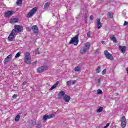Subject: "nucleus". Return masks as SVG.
Listing matches in <instances>:
<instances>
[{
	"label": "nucleus",
	"instance_id": "49",
	"mask_svg": "<svg viewBox=\"0 0 128 128\" xmlns=\"http://www.w3.org/2000/svg\"><path fill=\"white\" fill-rule=\"evenodd\" d=\"M75 78H78V76H75Z\"/></svg>",
	"mask_w": 128,
	"mask_h": 128
},
{
	"label": "nucleus",
	"instance_id": "19",
	"mask_svg": "<svg viewBox=\"0 0 128 128\" xmlns=\"http://www.w3.org/2000/svg\"><path fill=\"white\" fill-rule=\"evenodd\" d=\"M85 48H87V50H90V42H87L84 44Z\"/></svg>",
	"mask_w": 128,
	"mask_h": 128
},
{
	"label": "nucleus",
	"instance_id": "4",
	"mask_svg": "<svg viewBox=\"0 0 128 128\" xmlns=\"http://www.w3.org/2000/svg\"><path fill=\"white\" fill-rule=\"evenodd\" d=\"M36 10H38V8L37 7H34L27 14L26 16L27 18H32V16L36 12Z\"/></svg>",
	"mask_w": 128,
	"mask_h": 128
},
{
	"label": "nucleus",
	"instance_id": "26",
	"mask_svg": "<svg viewBox=\"0 0 128 128\" xmlns=\"http://www.w3.org/2000/svg\"><path fill=\"white\" fill-rule=\"evenodd\" d=\"M102 110H104V108H99L97 110V112H102Z\"/></svg>",
	"mask_w": 128,
	"mask_h": 128
},
{
	"label": "nucleus",
	"instance_id": "46",
	"mask_svg": "<svg viewBox=\"0 0 128 128\" xmlns=\"http://www.w3.org/2000/svg\"><path fill=\"white\" fill-rule=\"evenodd\" d=\"M100 82V79H98V82Z\"/></svg>",
	"mask_w": 128,
	"mask_h": 128
},
{
	"label": "nucleus",
	"instance_id": "38",
	"mask_svg": "<svg viewBox=\"0 0 128 128\" xmlns=\"http://www.w3.org/2000/svg\"><path fill=\"white\" fill-rule=\"evenodd\" d=\"M18 98L17 94H14V95H13V96H12L13 98Z\"/></svg>",
	"mask_w": 128,
	"mask_h": 128
},
{
	"label": "nucleus",
	"instance_id": "34",
	"mask_svg": "<svg viewBox=\"0 0 128 128\" xmlns=\"http://www.w3.org/2000/svg\"><path fill=\"white\" fill-rule=\"evenodd\" d=\"M36 54H40V52H38V48L36 50Z\"/></svg>",
	"mask_w": 128,
	"mask_h": 128
},
{
	"label": "nucleus",
	"instance_id": "29",
	"mask_svg": "<svg viewBox=\"0 0 128 128\" xmlns=\"http://www.w3.org/2000/svg\"><path fill=\"white\" fill-rule=\"evenodd\" d=\"M96 94H102V90L98 89L96 90Z\"/></svg>",
	"mask_w": 128,
	"mask_h": 128
},
{
	"label": "nucleus",
	"instance_id": "23",
	"mask_svg": "<svg viewBox=\"0 0 128 128\" xmlns=\"http://www.w3.org/2000/svg\"><path fill=\"white\" fill-rule=\"evenodd\" d=\"M50 5V2L46 3L44 5V10L48 8Z\"/></svg>",
	"mask_w": 128,
	"mask_h": 128
},
{
	"label": "nucleus",
	"instance_id": "10",
	"mask_svg": "<svg viewBox=\"0 0 128 128\" xmlns=\"http://www.w3.org/2000/svg\"><path fill=\"white\" fill-rule=\"evenodd\" d=\"M126 126V117L122 116V126L124 128Z\"/></svg>",
	"mask_w": 128,
	"mask_h": 128
},
{
	"label": "nucleus",
	"instance_id": "44",
	"mask_svg": "<svg viewBox=\"0 0 128 128\" xmlns=\"http://www.w3.org/2000/svg\"><path fill=\"white\" fill-rule=\"evenodd\" d=\"M106 126H110V123H108L106 124Z\"/></svg>",
	"mask_w": 128,
	"mask_h": 128
},
{
	"label": "nucleus",
	"instance_id": "28",
	"mask_svg": "<svg viewBox=\"0 0 128 128\" xmlns=\"http://www.w3.org/2000/svg\"><path fill=\"white\" fill-rule=\"evenodd\" d=\"M96 72H97V74H100V66H98L97 68L96 69Z\"/></svg>",
	"mask_w": 128,
	"mask_h": 128
},
{
	"label": "nucleus",
	"instance_id": "14",
	"mask_svg": "<svg viewBox=\"0 0 128 128\" xmlns=\"http://www.w3.org/2000/svg\"><path fill=\"white\" fill-rule=\"evenodd\" d=\"M66 96V94L64 91H60L59 94H58V98H64Z\"/></svg>",
	"mask_w": 128,
	"mask_h": 128
},
{
	"label": "nucleus",
	"instance_id": "8",
	"mask_svg": "<svg viewBox=\"0 0 128 128\" xmlns=\"http://www.w3.org/2000/svg\"><path fill=\"white\" fill-rule=\"evenodd\" d=\"M48 70V66H42L38 68L37 72H40V74L44 72V70Z\"/></svg>",
	"mask_w": 128,
	"mask_h": 128
},
{
	"label": "nucleus",
	"instance_id": "21",
	"mask_svg": "<svg viewBox=\"0 0 128 128\" xmlns=\"http://www.w3.org/2000/svg\"><path fill=\"white\" fill-rule=\"evenodd\" d=\"M58 84V82H57L54 84L51 88H50V90H54L56 86Z\"/></svg>",
	"mask_w": 128,
	"mask_h": 128
},
{
	"label": "nucleus",
	"instance_id": "18",
	"mask_svg": "<svg viewBox=\"0 0 128 128\" xmlns=\"http://www.w3.org/2000/svg\"><path fill=\"white\" fill-rule=\"evenodd\" d=\"M119 50L122 52H126V46H119Z\"/></svg>",
	"mask_w": 128,
	"mask_h": 128
},
{
	"label": "nucleus",
	"instance_id": "31",
	"mask_svg": "<svg viewBox=\"0 0 128 128\" xmlns=\"http://www.w3.org/2000/svg\"><path fill=\"white\" fill-rule=\"evenodd\" d=\"M66 86H68L70 84H72V82L71 81H68L66 82Z\"/></svg>",
	"mask_w": 128,
	"mask_h": 128
},
{
	"label": "nucleus",
	"instance_id": "36",
	"mask_svg": "<svg viewBox=\"0 0 128 128\" xmlns=\"http://www.w3.org/2000/svg\"><path fill=\"white\" fill-rule=\"evenodd\" d=\"M42 128V124H38L37 125V128Z\"/></svg>",
	"mask_w": 128,
	"mask_h": 128
},
{
	"label": "nucleus",
	"instance_id": "41",
	"mask_svg": "<svg viewBox=\"0 0 128 128\" xmlns=\"http://www.w3.org/2000/svg\"><path fill=\"white\" fill-rule=\"evenodd\" d=\"M76 82V80H74L72 82V84H74Z\"/></svg>",
	"mask_w": 128,
	"mask_h": 128
},
{
	"label": "nucleus",
	"instance_id": "5",
	"mask_svg": "<svg viewBox=\"0 0 128 128\" xmlns=\"http://www.w3.org/2000/svg\"><path fill=\"white\" fill-rule=\"evenodd\" d=\"M104 56L108 60H114L112 55L108 52L106 50L104 51Z\"/></svg>",
	"mask_w": 128,
	"mask_h": 128
},
{
	"label": "nucleus",
	"instance_id": "33",
	"mask_svg": "<svg viewBox=\"0 0 128 128\" xmlns=\"http://www.w3.org/2000/svg\"><path fill=\"white\" fill-rule=\"evenodd\" d=\"M106 72V69H104L102 70V74H105Z\"/></svg>",
	"mask_w": 128,
	"mask_h": 128
},
{
	"label": "nucleus",
	"instance_id": "1",
	"mask_svg": "<svg viewBox=\"0 0 128 128\" xmlns=\"http://www.w3.org/2000/svg\"><path fill=\"white\" fill-rule=\"evenodd\" d=\"M32 60V56H30V52H26L25 54V57H24V62L25 63L27 64H30L32 62L30 60Z\"/></svg>",
	"mask_w": 128,
	"mask_h": 128
},
{
	"label": "nucleus",
	"instance_id": "15",
	"mask_svg": "<svg viewBox=\"0 0 128 128\" xmlns=\"http://www.w3.org/2000/svg\"><path fill=\"white\" fill-rule=\"evenodd\" d=\"M110 38L111 40H112L113 42H114V44H116V42H118V40H116V38L114 36L111 34L110 36Z\"/></svg>",
	"mask_w": 128,
	"mask_h": 128
},
{
	"label": "nucleus",
	"instance_id": "12",
	"mask_svg": "<svg viewBox=\"0 0 128 128\" xmlns=\"http://www.w3.org/2000/svg\"><path fill=\"white\" fill-rule=\"evenodd\" d=\"M32 30L34 34H38V26H32Z\"/></svg>",
	"mask_w": 128,
	"mask_h": 128
},
{
	"label": "nucleus",
	"instance_id": "13",
	"mask_svg": "<svg viewBox=\"0 0 128 128\" xmlns=\"http://www.w3.org/2000/svg\"><path fill=\"white\" fill-rule=\"evenodd\" d=\"M64 100L66 102H69L70 100V96L68 95L65 94L63 97Z\"/></svg>",
	"mask_w": 128,
	"mask_h": 128
},
{
	"label": "nucleus",
	"instance_id": "45",
	"mask_svg": "<svg viewBox=\"0 0 128 128\" xmlns=\"http://www.w3.org/2000/svg\"><path fill=\"white\" fill-rule=\"evenodd\" d=\"M126 70L127 72V73L128 74V67L126 68Z\"/></svg>",
	"mask_w": 128,
	"mask_h": 128
},
{
	"label": "nucleus",
	"instance_id": "39",
	"mask_svg": "<svg viewBox=\"0 0 128 128\" xmlns=\"http://www.w3.org/2000/svg\"><path fill=\"white\" fill-rule=\"evenodd\" d=\"M128 22L126 21H125L124 24V26H128Z\"/></svg>",
	"mask_w": 128,
	"mask_h": 128
},
{
	"label": "nucleus",
	"instance_id": "25",
	"mask_svg": "<svg viewBox=\"0 0 128 128\" xmlns=\"http://www.w3.org/2000/svg\"><path fill=\"white\" fill-rule=\"evenodd\" d=\"M20 118V115H17L15 118V122H18Z\"/></svg>",
	"mask_w": 128,
	"mask_h": 128
},
{
	"label": "nucleus",
	"instance_id": "47",
	"mask_svg": "<svg viewBox=\"0 0 128 128\" xmlns=\"http://www.w3.org/2000/svg\"><path fill=\"white\" fill-rule=\"evenodd\" d=\"M36 62H37L36 61V62H35L34 63V64H36Z\"/></svg>",
	"mask_w": 128,
	"mask_h": 128
},
{
	"label": "nucleus",
	"instance_id": "20",
	"mask_svg": "<svg viewBox=\"0 0 128 128\" xmlns=\"http://www.w3.org/2000/svg\"><path fill=\"white\" fill-rule=\"evenodd\" d=\"M108 18H114V14H112V12H108Z\"/></svg>",
	"mask_w": 128,
	"mask_h": 128
},
{
	"label": "nucleus",
	"instance_id": "7",
	"mask_svg": "<svg viewBox=\"0 0 128 128\" xmlns=\"http://www.w3.org/2000/svg\"><path fill=\"white\" fill-rule=\"evenodd\" d=\"M52 118H54V114H50V115H44L43 116V120L44 122H46L48 119Z\"/></svg>",
	"mask_w": 128,
	"mask_h": 128
},
{
	"label": "nucleus",
	"instance_id": "27",
	"mask_svg": "<svg viewBox=\"0 0 128 128\" xmlns=\"http://www.w3.org/2000/svg\"><path fill=\"white\" fill-rule=\"evenodd\" d=\"M20 52H18L15 56L16 58H20Z\"/></svg>",
	"mask_w": 128,
	"mask_h": 128
},
{
	"label": "nucleus",
	"instance_id": "32",
	"mask_svg": "<svg viewBox=\"0 0 128 128\" xmlns=\"http://www.w3.org/2000/svg\"><path fill=\"white\" fill-rule=\"evenodd\" d=\"M4 62H10V60L8 59L7 58H6L4 60Z\"/></svg>",
	"mask_w": 128,
	"mask_h": 128
},
{
	"label": "nucleus",
	"instance_id": "22",
	"mask_svg": "<svg viewBox=\"0 0 128 128\" xmlns=\"http://www.w3.org/2000/svg\"><path fill=\"white\" fill-rule=\"evenodd\" d=\"M16 4L17 6H22V0H17Z\"/></svg>",
	"mask_w": 128,
	"mask_h": 128
},
{
	"label": "nucleus",
	"instance_id": "42",
	"mask_svg": "<svg viewBox=\"0 0 128 128\" xmlns=\"http://www.w3.org/2000/svg\"><path fill=\"white\" fill-rule=\"evenodd\" d=\"M90 19L91 20H94V16H90Z\"/></svg>",
	"mask_w": 128,
	"mask_h": 128
},
{
	"label": "nucleus",
	"instance_id": "11",
	"mask_svg": "<svg viewBox=\"0 0 128 128\" xmlns=\"http://www.w3.org/2000/svg\"><path fill=\"white\" fill-rule=\"evenodd\" d=\"M96 24L98 30H100L102 28V22H100V18L96 19Z\"/></svg>",
	"mask_w": 128,
	"mask_h": 128
},
{
	"label": "nucleus",
	"instance_id": "48",
	"mask_svg": "<svg viewBox=\"0 0 128 128\" xmlns=\"http://www.w3.org/2000/svg\"><path fill=\"white\" fill-rule=\"evenodd\" d=\"M102 44H104V41H102Z\"/></svg>",
	"mask_w": 128,
	"mask_h": 128
},
{
	"label": "nucleus",
	"instance_id": "37",
	"mask_svg": "<svg viewBox=\"0 0 128 128\" xmlns=\"http://www.w3.org/2000/svg\"><path fill=\"white\" fill-rule=\"evenodd\" d=\"M87 36L88 38H90V32H88V33H87Z\"/></svg>",
	"mask_w": 128,
	"mask_h": 128
},
{
	"label": "nucleus",
	"instance_id": "40",
	"mask_svg": "<svg viewBox=\"0 0 128 128\" xmlns=\"http://www.w3.org/2000/svg\"><path fill=\"white\" fill-rule=\"evenodd\" d=\"M28 84V82H24L23 83H22V86H26V84Z\"/></svg>",
	"mask_w": 128,
	"mask_h": 128
},
{
	"label": "nucleus",
	"instance_id": "35",
	"mask_svg": "<svg viewBox=\"0 0 128 128\" xmlns=\"http://www.w3.org/2000/svg\"><path fill=\"white\" fill-rule=\"evenodd\" d=\"M12 54H10V55H8L7 57H6V58L8 59V60H10V58H12Z\"/></svg>",
	"mask_w": 128,
	"mask_h": 128
},
{
	"label": "nucleus",
	"instance_id": "30",
	"mask_svg": "<svg viewBox=\"0 0 128 128\" xmlns=\"http://www.w3.org/2000/svg\"><path fill=\"white\" fill-rule=\"evenodd\" d=\"M100 50L97 49L96 50L94 54H100Z\"/></svg>",
	"mask_w": 128,
	"mask_h": 128
},
{
	"label": "nucleus",
	"instance_id": "3",
	"mask_svg": "<svg viewBox=\"0 0 128 128\" xmlns=\"http://www.w3.org/2000/svg\"><path fill=\"white\" fill-rule=\"evenodd\" d=\"M69 44H73L74 46H78V36L72 38L69 42Z\"/></svg>",
	"mask_w": 128,
	"mask_h": 128
},
{
	"label": "nucleus",
	"instance_id": "16",
	"mask_svg": "<svg viewBox=\"0 0 128 128\" xmlns=\"http://www.w3.org/2000/svg\"><path fill=\"white\" fill-rule=\"evenodd\" d=\"M88 50L86 48L84 47L82 48L80 50V53L82 54H86V52H88Z\"/></svg>",
	"mask_w": 128,
	"mask_h": 128
},
{
	"label": "nucleus",
	"instance_id": "2",
	"mask_svg": "<svg viewBox=\"0 0 128 128\" xmlns=\"http://www.w3.org/2000/svg\"><path fill=\"white\" fill-rule=\"evenodd\" d=\"M24 30V27L22 26L16 25L14 26V29H13L12 30H14L16 34H18L20 32H22V30Z\"/></svg>",
	"mask_w": 128,
	"mask_h": 128
},
{
	"label": "nucleus",
	"instance_id": "24",
	"mask_svg": "<svg viewBox=\"0 0 128 128\" xmlns=\"http://www.w3.org/2000/svg\"><path fill=\"white\" fill-rule=\"evenodd\" d=\"M74 72H80V66H76L74 68Z\"/></svg>",
	"mask_w": 128,
	"mask_h": 128
},
{
	"label": "nucleus",
	"instance_id": "9",
	"mask_svg": "<svg viewBox=\"0 0 128 128\" xmlns=\"http://www.w3.org/2000/svg\"><path fill=\"white\" fill-rule=\"evenodd\" d=\"M14 14V11L9 10L4 13V16H6V18H8L10 16H12Z\"/></svg>",
	"mask_w": 128,
	"mask_h": 128
},
{
	"label": "nucleus",
	"instance_id": "6",
	"mask_svg": "<svg viewBox=\"0 0 128 128\" xmlns=\"http://www.w3.org/2000/svg\"><path fill=\"white\" fill-rule=\"evenodd\" d=\"M15 36H16V32L14 31V30H12L10 36L8 37V40H9L10 42H12V40H14V38Z\"/></svg>",
	"mask_w": 128,
	"mask_h": 128
},
{
	"label": "nucleus",
	"instance_id": "43",
	"mask_svg": "<svg viewBox=\"0 0 128 128\" xmlns=\"http://www.w3.org/2000/svg\"><path fill=\"white\" fill-rule=\"evenodd\" d=\"M28 30L30 31L32 30V27H28Z\"/></svg>",
	"mask_w": 128,
	"mask_h": 128
},
{
	"label": "nucleus",
	"instance_id": "17",
	"mask_svg": "<svg viewBox=\"0 0 128 128\" xmlns=\"http://www.w3.org/2000/svg\"><path fill=\"white\" fill-rule=\"evenodd\" d=\"M18 22V18H14L10 20V24H15V22Z\"/></svg>",
	"mask_w": 128,
	"mask_h": 128
}]
</instances>
